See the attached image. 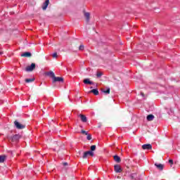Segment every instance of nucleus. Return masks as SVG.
<instances>
[{
    "label": "nucleus",
    "mask_w": 180,
    "mask_h": 180,
    "mask_svg": "<svg viewBox=\"0 0 180 180\" xmlns=\"http://www.w3.org/2000/svg\"><path fill=\"white\" fill-rule=\"evenodd\" d=\"M22 138V136H20V134H15L13 136H8V141H13V142H18V140H20V139Z\"/></svg>",
    "instance_id": "1"
},
{
    "label": "nucleus",
    "mask_w": 180,
    "mask_h": 180,
    "mask_svg": "<svg viewBox=\"0 0 180 180\" xmlns=\"http://www.w3.org/2000/svg\"><path fill=\"white\" fill-rule=\"evenodd\" d=\"M14 124H15L16 129H18V130H22V129H25V127H26V125H25L23 124H20L18 121H15Z\"/></svg>",
    "instance_id": "2"
},
{
    "label": "nucleus",
    "mask_w": 180,
    "mask_h": 180,
    "mask_svg": "<svg viewBox=\"0 0 180 180\" xmlns=\"http://www.w3.org/2000/svg\"><path fill=\"white\" fill-rule=\"evenodd\" d=\"M36 68V63H32L31 65H28L25 68L27 72H32Z\"/></svg>",
    "instance_id": "3"
},
{
    "label": "nucleus",
    "mask_w": 180,
    "mask_h": 180,
    "mask_svg": "<svg viewBox=\"0 0 180 180\" xmlns=\"http://www.w3.org/2000/svg\"><path fill=\"white\" fill-rule=\"evenodd\" d=\"M52 82L53 84H54L55 82H64V78L54 76Z\"/></svg>",
    "instance_id": "4"
},
{
    "label": "nucleus",
    "mask_w": 180,
    "mask_h": 180,
    "mask_svg": "<svg viewBox=\"0 0 180 180\" xmlns=\"http://www.w3.org/2000/svg\"><path fill=\"white\" fill-rule=\"evenodd\" d=\"M88 155H90L91 157H94V152L91 150H88L84 153L82 158L85 159L88 158Z\"/></svg>",
    "instance_id": "5"
},
{
    "label": "nucleus",
    "mask_w": 180,
    "mask_h": 180,
    "mask_svg": "<svg viewBox=\"0 0 180 180\" xmlns=\"http://www.w3.org/2000/svg\"><path fill=\"white\" fill-rule=\"evenodd\" d=\"M79 117H80V120H82V122L83 123H86V122H88V119L86 118V116L82 115V114H79L78 115Z\"/></svg>",
    "instance_id": "6"
},
{
    "label": "nucleus",
    "mask_w": 180,
    "mask_h": 180,
    "mask_svg": "<svg viewBox=\"0 0 180 180\" xmlns=\"http://www.w3.org/2000/svg\"><path fill=\"white\" fill-rule=\"evenodd\" d=\"M114 169H115V172L117 173H120L122 172V171H123V169H122V167L119 165H115L114 166Z\"/></svg>",
    "instance_id": "7"
},
{
    "label": "nucleus",
    "mask_w": 180,
    "mask_h": 180,
    "mask_svg": "<svg viewBox=\"0 0 180 180\" xmlns=\"http://www.w3.org/2000/svg\"><path fill=\"white\" fill-rule=\"evenodd\" d=\"M142 148L143 150H151L153 148V146L150 143L144 144L142 146Z\"/></svg>",
    "instance_id": "8"
},
{
    "label": "nucleus",
    "mask_w": 180,
    "mask_h": 180,
    "mask_svg": "<svg viewBox=\"0 0 180 180\" xmlns=\"http://www.w3.org/2000/svg\"><path fill=\"white\" fill-rule=\"evenodd\" d=\"M49 4H50V0H46L42 6L43 11H46V9H47V6H49Z\"/></svg>",
    "instance_id": "9"
},
{
    "label": "nucleus",
    "mask_w": 180,
    "mask_h": 180,
    "mask_svg": "<svg viewBox=\"0 0 180 180\" xmlns=\"http://www.w3.org/2000/svg\"><path fill=\"white\" fill-rule=\"evenodd\" d=\"M45 75L50 77V78H52V79L54 78V77H56V75L53 72V71L46 72Z\"/></svg>",
    "instance_id": "10"
},
{
    "label": "nucleus",
    "mask_w": 180,
    "mask_h": 180,
    "mask_svg": "<svg viewBox=\"0 0 180 180\" xmlns=\"http://www.w3.org/2000/svg\"><path fill=\"white\" fill-rule=\"evenodd\" d=\"M83 82L86 85H94V82H91V80H89V79H84Z\"/></svg>",
    "instance_id": "11"
},
{
    "label": "nucleus",
    "mask_w": 180,
    "mask_h": 180,
    "mask_svg": "<svg viewBox=\"0 0 180 180\" xmlns=\"http://www.w3.org/2000/svg\"><path fill=\"white\" fill-rule=\"evenodd\" d=\"M84 18H86V22H89L91 19V14L89 13L84 12Z\"/></svg>",
    "instance_id": "12"
},
{
    "label": "nucleus",
    "mask_w": 180,
    "mask_h": 180,
    "mask_svg": "<svg viewBox=\"0 0 180 180\" xmlns=\"http://www.w3.org/2000/svg\"><path fill=\"white\" fill-rule=\"evenodd\" d=\"M101 92L105 94V95H109V94H110V88L108 87L106 90H105V89H102Z\"/></svg>",
    "instance_id": "13"
},
{
    "label": "nucleus",
    "mask_w": 180,
    "mask_h": 180,
    "mask_svg": "<svg viewBox=\"0 0 180 180\" xmlns=\"http://www.w3.org/2000/svg\"><path fill=\"white\" fill-rule=\"evenodd\" d=\"M114 158V161H115V162H122V159L119 157V155H116L113 156Z\"/></svg>",
    "instance_id": "14"
},
{
    "label": "nucleus",
    "mask_w": 180,
    "mask_h": 180,
    "mask_svg": "<svg viewBox=\"0 0 180 180\" xmlns=\"http://www.w3.org/2000/svg\"><path fill=\"white\" fill-rule=\"evenodd\" d=\"M89 94H94V95H99V91L98 89H94L91 91H89Z\"/></svg>",
    "instance_id": "15"
},
{
    "label": "nucleus",
    "mask_w": 180,
    "mask_h": 180,
    "mask_svg": "<svg viewBox=\"0 0 180 180\" xmlns=\"http://www.w3.org/2000/svg\"><path fill=\"white\" fill-rule=\"evenodd\" d=\"M6 160V155H0V164H1L2 162H5Z\"/></svg>",
    "instance_id": "16"
},
{
    "label": "nucleus",
    "mask_w": 180,
    "mask_h": 180,
    "mask_svg": "<svg viewBox=\"0 0 180 180\" xmlns=\"http://www.w3.org/2000/svg\"><path fill=\"white\" fill-rule=\"evenodd\" d=\"M154 115H148L147 117H146V119L148 120V122H153V120H154Z\"/></svg>",
    "instance_id": "17"
},
{
    "label": "nucleus",
    "mask_w": 180,
    "mask_h": 180,
    "mask_svg": "<svg viewBox=\"0 0 180 180\" xmlns=\"http://www.w3.org/2000/svg\"><path fill=\"white\" fill-rule=\"evenodd\" d=\"M32 53L30 52H24L22 54H21V57H31Z\"/></svg>",
    "instance_id": "18"
},
{
    "label": "nucleus",
    "mask_w": 180,
    "mask_h": 180,
    "mask_svg": "<svg viewBox=\"0 0 180 180\" xmlns=\"http://www.w3.org/2000/svg\"><path fill=\"white\" fill-rule=\"evenodd\" d=\"M155 165L160 171H162L164 169V165H162V164H159V165L155 164Z\"/></svg>",
    "instance_id": "19"
},
{
    "label": "nucleus",
    "mask_w": 180,
    "mask_h": 180,
    "mask_svg": "<svg viewBox=\"0 0 180 180\" xmlns=\"http://www.w3.org/2000/svg\"><path fill=\"white\" fill-rule=\"evenodd\" d=\"M130 178L131 179L137 180V174L136 173H134V174H131L130 175Z\"/></svg>",
    "instance_id": "20"
},
{
    "label": "nucleus",
    "mask_w": 180,
    "mask_h": 180,
    "mask_svg": "<svg viewBox=\"0 0 180 180\" xmlns=\"http://www.w3.org/2000/svg\"><path fill=\"white\" fill-rule=\"evenodd\" d=\"M102 75H103V73H102V72H100V71H97V72H96V77H97V78H101V77H102Z\"/></svg>",
    "instance_id": "21"
},
{
    "label": "nucleus",
    "mask_w": 180,
    "mask_h": 180,
    "mask_svg": "<svg viewBox=\"0 0 180 180\" xmlns=\"http://www.w3.org/2000/svg\"><path fill=\"white\" fill-rule=\"evenodd\" d=\"M34 81V78L25 79V82H27V84H29V82H33Z\"/></svg>",
    "instance_id": "22"
},
{
    "label": "nucleus",
    "mask_w": 180,
    "mask_h": 180,
    "mask_svg": "<svg viewBox=\"0 0 180 180\" xmlns=\"http://www.w3.org/2000/svg\"><path fill=\"white\" fill-rule=\"evenodd\" d=\"M90 150H91L90 151H91V153H93V151H95V150H96V146H95V145L91 146L90 148Z\"/></svg>",
    "instance_id": "23"
},
{
    "label": "nucleus",
    "mask_w": 180,
    "mask_h": 180,
    "mask_svg": "<svg viewBox=\"0 0 180 180\" xmlns=\"http://www.w3.org/2000/svg\"><path fill=\"white\" fill-rule=\"evenodd\" d=\"M169 164H170V167H172V165H174V160L172 159L169 160Z\"/></svg>",
    "instance_id": "24"
},
{
    "label": "nucleus",
    "mask_w": 180,
    "mask_h": 180,
    "mask_svg": "<svg viewBox=\"0 0 180 180\" xmlns=\"http://www.w3.org/2000/svg\"><path fill=\"white\" fill-rule=\"evenodd\" d=\"M87 140H92V135L91 134H87Z\"/></svg>",
    "instance_id": "25"
},
{
    "label": "nucleus",
    "mask_w": 180,
    "mask_h": 180,
    "mask_svg": "<svg viewBox=\"0 0 180 180\" xmlns=\"http://www.w3.org/2000/svg\"><path fill=\"white\" fill-rule=\"evenodd\" d=\"M79 50H80V51H84V45H80L79 47Z\"/></svg>",
    "instance_id": "26"
},
{
    "label": "nucleus",
    "mask_w": 180,
    "mask_h": 180,
    "mask_svg": "<svg viewBox=\"0 0 180 180\" xmlns=\"http://www.w3.org/2000/svg\"><path fill=\"white\" fill-rule=\"evenodd\" d=\"M52 57H53V58H57V57H58V56L57 55V53H54L52 55Z\"/></svg>",
    "instance_id": "27"
},
{
    "label": "nucleus",
    "mask_w": 180,
    "mask_h": 180,
    "mask_svg": "<svg viewBox=\"0 0 180 180\" xmlns=\"http://www.w3.org/2000/svg\"><path fill=\"white\" fill-rule=\"evenodd\" d=\"M82 134H85L86 136L88 135V132H86V131H84V129L82 130Z\"/></svg>",
    "instance_id": "28"
},
{
    "label": "nucleus",
    "mask_w": 180,
    "mask_h": 180,
    "mask_svg": "<svg viewBox=\"0 0 180 180\" xmlns=\"http://www.w3.org/2000/svg\"><path fill=\"white\" fill-rule=\"evenodd\" d=\"M63 165H65H65H68V163L64 162V163H63Z\"/></svg>",
    "instance_id": "29"
},
{
    "label": "nucleus",
    "mask_w": 180,
    "mask_h": 180,
    "mask_svg": "<svg viewBox=\"0 0 180 180\" xmlns=\"http://www.w3.org/2000/svg\"><path fill=\"white\" fill-rule=\"evenodd\" d=\"M141 95L142 96H144V93L141 92Z\"/></svg>",
    "instance_id": "30"
},
{
    "label": "nucleus",
    "mask_w": 180,
    "mask_h": 180,
    "mask_svg": "<svg viewBox=\"0 0 180 180\" xmlns=\"http://www.w3.org/2000/svg\"><path fill=\"white\" fill-rule=\"evenodd\" d=\"M1 54H4V53H3V52H1V51H0V56H1Z\"/></svg>",
    "instance_id": "31"
}]
</instances>
